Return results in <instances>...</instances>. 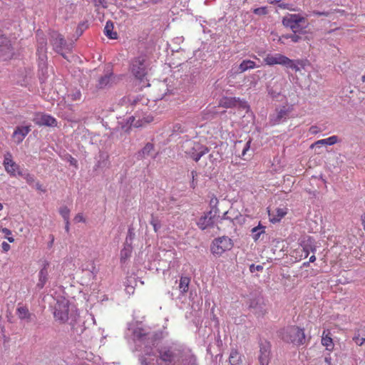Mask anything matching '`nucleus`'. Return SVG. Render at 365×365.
<instances>
[{
  "instance_id": "49",
  "label": "nucleus",
  "mask_w": 365,
  "mask_h": 365,
  "mask_svg": "<svg viewBox=\"0 0 365 365\" xmlns=\"http://www.w3.org/2000/svg\"><path fill=\"white\" fill-rule=\"evenodd\" d=\"M255 269H257V271H261V270H262L263 267H262V265H257V266L255 267V264H252V265L250 266V271H251L252 272H254Z\"/></svg>"
},
{
  "instance_id": "14",
  "label": "nucleus",
  "mask_w": 365,
  "mask_h": 365,
  "mask_svg": "<svg viewBox=\"0 0 365 365\" xmlns=\"http://www.w3.org/2000/svg\"><path fill=\"white\" fill-rule=\"evenodd\" d=\"M51 43L53 49L58 53H61L66 45L64 38L57 32H53L51 34Z\"/></svg>"
},
{
  "instance_id": "5",
  "label": "nucleus",
  "mask_w": 365,
  "mask_h": 365,
  "mask_svg": "<svg viewBox=\"0 0 365 365\" xmlns=\"http://www.w3.org/2000/svg\"><path fill=\"white\" fill-rule=\"evenodd\" d=\"M233 247V242L228 237H221L215 239L211 245V252L213 255L221 256L226 251Z\"/></svg>"
},
{
  "instance_id": "38",
  "label": "nucleus",
  "mask_w": 365,
  "mask_h": 365,
  "mask_svg": "<svg viewBox=\"0 0 365 365\" xmlns=\"http://www.w3.org/2000/svg\"><path fill=\"white\" fill-rule=\"evenodd\" d=\"M22 177L25 179L26 182L29 185H31L35 182V177L34 176V175L30 174L29 173H23Z\"/></svg>"
},
{
  "instance_id": "17",
  "label": "nucleus",
  "mask_w": 365,
  "mask_h": 365,
  "mask_svg": "<svg viewBox=\"0 0 365 365\" xmlns=\"http://www.w3.org/2000/svg\"><path fill=\"white\" fill-rule=\"evenodd\" d=\"M287 208H277L272 212H269L270 221L273 223L279 222L287 214Z\"/></svg>"
},
{
  "instance_id": "47",
  "label": "nucleus",
  "mask_w": 365,
  "mask_h": 365,
  "mask_svg": "<svg viewBox=\"0 0 365 365\" xmlns=\"http://www.w3.org/2000/svg\"><path fill=\"white\" fill-rule=\"evenodd\" d=\"M150 224L153 225L154 231L157 232L160 228V225L157 223L156 220H152Z\"/></svg>"
},
{
  "instance_id": "26",
  "label": "nucleus",
  "mask_w": 365,
  "mask_h": 365,
  "mask_svg": "<svg viewBox=\"0 0 365 365\" xmlns=\"http://www.w3.org/2000/svg\"><path fill=\"white\" fill-rule=\"evenodd\" d=\"M16 314L20 319L29 320L31 318V313L29 309L25 306L19 307L16 309Z\"/></svg>"
},
{
  "instance_id": "22",
  "label": "nucleus",
  "mask_w": 365,
  "mask_h": 365,
  "mask_svg": "<svg viewBox=\"0 0 365 365\" xmlns=\"http://www.w3.org/2000/svg\"><path fill=\"white\" fill-rule=\"evenodd\" d=\"M256 67L257 66L255 61L252 60H244L239 65L238 71L239 73H244L247 70L253 69Z\"/></svg>"
},
{
  "instance_id": "16",
  "label": "nucleus",
  "mask_w": 365,
  "mask_h": 365,
  "mask_svg": "<svg viewBox=\"0 0 365 365\" xmlns=\"http://www.w3.org/2000/svg\"><path fill=\"white\" fill-rule=\"evenodd\" d=\"M331 335V331L329 329L324 330L322 335V344L325 346L328 351H332L334 346Z\"/></svg>"
},
{
  "instance_id": "54",
  "label": "nucleus",
  "mask_w": 365,
  "mask_h": 365,
  "mask_svg": "<svg viewBox=\"0 0 365 365\" xmlns=\"http://www.w3.org/2000/svg\"><path fill=\"white\" fill-rule=\"evenodd\" d=\"M51 240L50 243L48 244V247H51L53 246V242H54V237L53 235H51Z\"/></svg>"
},
{
  "instance_id": "50",
  "label": "nucleus",
  "mask_w": 365,
  "mask_h": 365,
  "mask_svg": "<svg viewBox=\"0 0 365 365\" xmlns=\"http://www.w3.org/2000/svg\"><path fill=\"white\" fill-rule=\"evenodd\" d=\"M314 14L318 16H328L329 12H320V11H314Z\"/></svg>"
},
{
  "instance_id": "6",
  "label": "nucleus",
  "mask_w": 365,
  "mask_h": 365,
  "mask_svg": "<svg viewBox=\"0 0 365 365\" xmlns=\"http://www.w3.org/2000/svg\"><path fill=\"white\" fill-rule=\"evenodd\" d=\"M69 303L68 300L62 299L58 301L54 311V317L56 320L65 323L68 319Z\"/></svg>"
},
{
  "instance_id": "63",
  "label": "nucleus",
  "mask_w": 365,
  "mask_h": 365,
  "mask_svg": "<svg viewBox=\"0 0 365 365\" xmlns=\"http://www.w3.org/2000/svg\"><path fill=\"white\" fill-rule=\"evenodd\" d=\"M135 126H142L143 125V123H140L139 125H137V124H135Z\"/></svg>"
},
{
  "instance_id": "30",
  "label": "nucleus",
  "mask_w": 365,
  "mask_h": 365,
  "mask_svg": "<svg viewBox=\"0 0 365 365\" xmlns=\"http://www.w3.org/2000/svg\"><path fill=\"white\" fill-rule=\"evenodd\" d=\"M150 335V333L146 331L143 328H138L134 331V336L141 341L145 340V339Z\"/></svg>"
},
{
  "instance_id": "9",
  "label": "nucleus",
  "mask_w": 365,
  "mask_h": 365,
  "mask_svg": "<svg viewBox=\"0 0 365 365\" xmlns=\"http://www.w3.org/2000/svg\"><path fill=\"white\" fill-rule=\"evenodd\" d=\"M33 121L39 126L56 127L58 124L55 118L43 113H36Z\"/></svg>"
},
{
  "instance_id": "31",
  "label": "nucleus",
  "mask_w": 365,
  "mask_h": 365,
  "mask_svg": "<svg viewBox=\"0 0 365 365\" xmlns=\"http://www.w3.org/2000/svg\"><path fill=\"white\" fill-rule=\"evenodd\" d=\"M160 358L165 363H170L173 359V354L170 350H166L160 352Z\"/></svg>"
},
{
  "instance_id": "32",
  "label": "nucleus",
  "mask_w": 365,
  "mask_h": 365,
  "mask_svg": "<svg viewBox=\"0 0 365 365\" xmlns=\"http://www.w3.org/2000/svg\"><path fill=\"white\" fill-rule=\"evenodd\" d=\"M37 55L38 56L39 60L44 63L46 60V43L43 45V47L38 46L37 47Z\"/></svg>"
},
{
  "instance_id": "20",
  "label": "nucleus",
  "mask_w": 365,
  "mask_h": 365,
  "mask_svg": "<svg viewBox=\"0 0 365 365\" xmlns=\"http://www.w3.org/2000/svg\"><path fill=\"white\" fill-rule=\"evenodd\" d=\"M230 365H239L242 363V356L236 349H232L229 356Z\"/></svg>"
},
{
  "instance_id": "60",
  "label": "nucleus",
  "mask_w": 365,
  "mask_h": 365,
  "mask_svg": "<svg viewBox=\"0 0 365 365\" xmlns=\"http://www.w3.org/2000/svg\"><path fill=\"white\" fill-rule=\"evenodd\" d=\"M361 81H362L363 83L365 82V74L362 76Z\"/></svg>"
},
{
  "instance_id": "48",
  "label": "nucleus",
  "mask_w": 365,
  "mask_h": 365,
  "mask_svg": "<svg viewBox=\"0 0 365 365\" xmlns=\"http://www.w3.org/2000/svg\"><path fill=\"white\" fill-rule=\"evenodd\" d=\"M71 96H72L71 99L73 101H77V100H80L81 94L79 91H78V92L73 93Z\"/></svg>"
},
{
  "instance_id": "27",
  "label": "nucleus",
  "mask_w": 365,
  "mask_h": 365,
  "mask_svg": "<svg viewBox=\"0 0 365 365\" xmlns=\"http://www.w3.org/2000/svg\"><path fill=\"white\" fill-rule=\"evenodd\" d=\"M310 251L314 252L316 251V247L307 245L301 246V247L296 250V252H300L299 259H301L302 258H307L309 256Z\"/></svg>"
},
{
  "instance_id": "42",
  "label": "nucleus",
  "mask_w": 365,
  "mask_h": 365,
  "mask_svg": "<svg viewBox=\"0 0 365 365\" xmlns=\"http://www.w3.org/2000/svg\"><path fill=\"white\" fill-rule=\"evenodd\" d=\"M73 220L76 223L86 222V218L84 217L83 213H81V212L76 215Z\"/></svg>"
},
{
  "instance_id": "2",
  "label": "nucleus",
  "mask_w": 365,
  "mask_h": 365,
  "mask_svg": "<svg viewBox=\"0 0 365 365\" xmlns=\"http://www.w3.org/2000/svg\"><path fill=\"white\" fill-rule=\"evenodd\" d=\"M264 62L268 66L281 65L292 68L295 72L300 71L299 65H302V61L290 59L281 53H268L264 58Z\"/></svg>"
},
{
  "instance_id": "51",
  "label": "nucleus",
  "mask_w": 365,
  "mask_h": 365,
  "mask_svg": "<svg viewBox=\"0 0 365 365\" xmlns=\"http://www.w3.org/2000/svg\"><path fill=\"white\" fill-rule=\"evenodd\" d=\"M69 162H70L71 165H72L75 167H77V165H78L77 160L72 156H70Z\"/></svg>"
},
{
  "instance_id": "21",
  "label": "nucleus",
  "mask_w": 365,
  "mask_h": 365,
  "mask_svg": "<svg viewBox=\"0 0 365 365\" xmlns=\"http://www.w3.org/2000/svg\"><path fill=\"white\" fill-rule=\"evenodd\" d=\"M252 237L255 242L259 240L261 235L265 233V227L262 225L259 222L257 227H253L251 230Z\"/></svg>"
},
{
  "instance_id": "15",
  "label": "nucleus",
  "mask_w": 365,
  "mask_h": 365,
  "mask_svg": "<svg viewBox=\"0 0 365 365\" xmlns=\"http://www.w3.org/2000/svg\"><path fill=\"white\" fill-rule=\"evenodd\" d=\"M48 267H49V262L47 261H45L43 264L42 268L40 269L38 272V281L36 284V287L41 289H42L48 278Z\"/></svg>"
},
{
  "instance_id": "24",
  "label": "nucleus",
  "mask_w": 365,
  "mask_h": 365,
  "mask_svg": "<svg viewBox=\"0 0 365 365\" xmlns=\"http://www.w3.org/2000/svg\"><path fill=\"white\" fill-rule=\"evenodd\" d=\"M104 34L110 39H116L118 38L117 33L113 31V24L110 21L106 22L104 28Z\"/></svg>"
},
{
  "instance_id": "36",
  "label": "nucleus",
  "mask_w": 365,
  "mask_h": 365,
  "mask_svg": "<svg viewBox=\"0 0 365 365\" xmlns=\"http://www.w3.org/2000/svg\"><path fill=\"white\" fill-rule=\"evenodd\" d=\"M59 213L63 218L64 221L69 220L70 210L66 206H62L59 209Z\"/></svg>"
},
{
  "instance_id": "8",
  "label": "nucleus",
  "mask_w": 365,
  "mask_h": 365,
  "mask_svg": "<svg viewBox=\"0 0 365 365\" xmlns=\"http://www.w3.org/2000/svg\"><path fill=\"white\" fill-rule=\"evenodd\" d=\"M14 54V48L9 39L3 35L0 36V58L6 61L11 59Z\"/></svg>"
},
{
  "instance_id": "34",
  "label": "nucleus",
  "mask_w": 365,
  "mask_h": 365,
  "mask_svg": "<svg viewBox=\"0 0 365 365\" xmlns=\"http://www.w3.org/2000/svg\"><path fill=\"white\" fill-rule=\"evenodd\" d=\"M154 150V145L153 144L150 143H148L145 144V145L143 147V148L141 150L142 155L144 158L149 156L152 151Z\"/></svg>"
},
{
  "instance_id": "44",
  "label": "nucleus",
  "mask_w": 365,
  "mask_h": 365,
  "mask_svg": "<svg viewBox=\"0 0 365 365\" xmlns=\"http://www.w3.org/2000/svg\"><path fill=\"white\" fill-rule=\"evenodd\" d=\"M96 6H100L105 8L106 7V2L105 0H93Z\"/></svg>"
},
{
  "instance_id": "39",
  "label": "nucleus",
  "mask_w": 365,
  "mask_h": 365,
  "mask_svg": "<svg viewBox=\"0 0 365 365\" xmlns=\"http://www.w3.org/2000/svg\"><path fill=\"white\" fill-rule=\"evenodd\" d=\"M253 13L256 15L262 16L267 14V7L262 6L253 9Z\"/></svg>"
},
{
  "instance_id": "4",
  "label": "nucleus",
  "mask_w": 365,
  "mask_h": 365,
  "mask_svg": "<svg viewBox=\"0 0 365 365\" xmlns=\"http://www.w3.org/2000/svg\"><path fill=\"white\" fill-rule=\"evenodd\" d=\"M283 25L294 33H302L307 27V19L299 14H288L282 19Z\"/></svg>"
},
{
  "instance_id": "28",
  "label": "nucleus",
  "mask_w": 365,
  "mask_h": 365,
  "mask_svg": "<svg viewBox=\"0 0 365 365\" xmlns=\"http://www.w3.org/2000/svg\"><path fill=\"white\" fill-rule=\"evenodd\" d=\"M240 101L237 98H224L221 101V105L224 108H232Z\"/></svg>"
},
{
  "instance_id": "56",
  "label": "nucleus",
  "mask_w": 365,
  "mask_h": 365,
  "mask_svg": "<svg viewBox=\"0 0 365 365\" xmlns=\"http://www.w3.org/2000/svg\"><path fill=\"white\" fill-rule=\"evenodd\" d=\"M44 43H46V42L43 39L42 41L38 43V46L43 47Z\"/></svg>"
},
{
  "instance_id": "46",
  "label": "nucleus",
  "mask_w": 365,
  "mask_h": 365,
  "mask_svg": "<svg viewBox=\"0 0 365 365\" xmlns=\"http://www.w3.org/2000/svg\"><path fill=\"white\" fill-rule=\"evenodd\" d=\"M1 247L3 251L5 252H8L11 249L10 245L6 242H2Z\"/></svg>"
},
{
  "instance_id": "19",
  "label": "nucleus",
  "mask_w": 365,
  "mask_h": 365,
  "mask_svg": "<svg viewBox=\"0 0 365 365\" xmlns=\"http://www.w3.org/2000/svg\"><path fill=\"white\" fill-rule=\"evenodd\" d=\"M190 277L187 276H181L179 282V290L182 294H185L188 292L190 284Z\"/></svg>"
},
{
  "instance_id": "33",
  "label": "nucleus",
  "mask_w": 365,
  "mask_h": 365,
  "mask_svg": "<svg viewBox=\"0 0 365 365\" xmlns=\"http://www.w3.org/2000/svg\"><path fill=\"white\" fill-rule=\"evenodd\" d=\"M111 76L112 74H108L101 77L98 81V86L103 88L108 86L110 81Z\"/></svg>"
},
{
  "instance_id": "43",
  "label": "nucleus",
  "mask_w": 365,
  "mask_h": 365,
  "mask_svg": "<svg viewBox=\"0 0 365 365\" xmlns=\"http://www.w3.org/2000/svg\"><path fill=\"white\" fill-rule=\"evenodd\" d=\"M309 133L312 134V135H316L319 133H320L322 131V130L320 128H319L316 125H312L309 128Z\"/></svg>"
},
{
  "instance_id": "53",
  "label": "nucleus",
  "mask_w": 365,
  "mask_h": 365,
  "mask_svg": "<svg viewBox=\"0 0 365 365\" xmlns=\"http://www.w3.org/2000/svg\"><path fill=\"white\" fill-rule=\"evenodd\" d=\"M36 187L37 190H42V191H44L43 189H42V185L40 183V182H36Z\"/></svg>"
},
{
  "instance_id": "57",
  "label": "nucleus",
  "mask_w": 365,
  "mask_h": 365,
  "mask_svg": "<svg viewBox=\"0 0 365 365\" xmlns=\"http://www.w3.org/2000/svg\"><path fill=\"white\" fill-rule=\"evenodd\" d=\"M153 120V118L152 117H148L146 119H145V123H150Z\"/></svg>"
},
{
  "instance_id": "13",
  "label": "nucleus",
  "mask_w": 365,
  "mask_h": 365,
  "mask_svg": "<svg viewBox=\"0 0 365 365\" xmlns=\"http://www.w3.org/2000/svg\"><path fill=\"white\" fill-rule=\"evenodd\" d=\"M30 131V125L18 126L16 128L12 134V138L16 144H20L23 142L25 137L29 133Z\"/></svg>"
},
{
  "instance_id": "35",
  "label": "nucleus",
  "mask_w": 365,
  "mask_h": 365,
  "mask_svg": "<svg viewBox=\"0 0 365 365\" xmlns=\"http://www.w3.org/2000/svg\"><path fill=\"white\" fill-rule=\"evenodd\" d=\"M251 143H252V139L249 138V140L244 144L242 150V153H241V155H239L241 158H242L244 160L247 159L246 155H247V152L250 150Z\"/></svg>"
},
{
  "instance_id": "3",
  "label": "nucleus",
  "mask_w": 365,
  "mask_h": 365,
  "mask_svg": "<svg viewBox=\"0 0 365 365\" xmlns=\"http://www.w3.org/2000/svg\"><path fill=\"white\" fill-rule=\"evenodd\" d=\"M282 339L297 346L304 345L306 343L304 329L297 326L288 327L282 332Z\"/></svg>"
},
{
  "instance_id": "11",
  "label": "nucleus",
  "mask_w": 365,
  "mask_h": 365,
  "mask_svg": "<svg viewBox=\"0 0 365 365\" xmlns=\"http://www.w3.org/2000/svg\"><path fill=\"white\" fill-rule=\"evenodd\" d=\"M270 343L267 341H261L259 344V354L258 356L260 365H269L270 359Z\"/></svg>"
},
{
  "instance_id": "55",
  "label": "nucleus",
  "mask_w": 365,
  "mask_h": 365,
  "mask_svg": "<svg viewBox=\"0 0 365 365\" xmlns=\"http://www.w3.org/2000/svg\"><path fill=\"white\" fill-rule=\"evenodd\" d=\"M316 260V257L314 255H312L310 257H309V262H314V261Z\"/></svg>"
},
{
  "instance_id": "58",
  "label": "nucleus",
  "mask_w": 365,
  "mask_h": 365,
  "mask_svg": "<svg viewBox=\"0 0 365 365\" xmlns=\"http://www.w3.org/2000/svg\"><path fill=\"white\" fill-rule=\"evenodd\" d=\"M362 225H365V214L361 216Z\"/></svg>"
},
{
  "instance_id": "1",
  "label": "nucleus",
  "mask_w": 365,
  "mask_h": 365,
  "mask_svg": "<svg viewBox=\"0 0 365 365\" xmlns=\"http://www.w3.org/2000/svg\"><path fill=\"white\" fill-rule=\"evenodd\" d=\"M130 71L135 79L139 81L141 88L150 86L147 79L148 64L145 56H140L133 58L130 62Z\"/></svg>"
},
{
  "instance_id": "37",
  "label": "nucleus",
  "mask_w": 365,
  "mask_h": 365,
  "mask_svg": "<svg viewBox=\"0 0 365 365\" xmlns=\"http://www.w3.org/2000/svg\"><path fill=\"white\" fill-rule=\"evenodd\" d=\"M1 232L6 235V238L9 242L12 243L14 242V238L11 236L12 232L9 229L4 227L1 229Z\"/></svg>"
},
{
  "instance_id": "29",
  "label": "nucleus",
  "mask_w": 365,
  "mask_h": 365,
  "mask_svg": "<svg viewBox=\"0 0 365 365\" xmlns=\"http://www.w3.org/2000/svg\"><path fill=\"white\" fill-rule=\"evenodd\" d=\"M353 341L359 346H361L365 342V331L363 330H358L354 337Z\"/></svg>"
},
{
  "instance_id": "59",
  "label": "nucleus",
  "mask_w": 365,
  "mask_h": 365,
  "mask_svg": "<svg viewBox=\"0 0 365 365\" xmlns=\"http://www.w3.org/2000/svg\"><path fill=\"white\" fill-rule=\"evenodd\" d=\"M242 143V140H238L235 143V147L237 148V146H239L240 145H241Z\"/></svg>"
},
{
  "instance_id": "52",
  "label": "nucleus",
  "mask_w": 365,
  "mask_h": 365,
  "mask_svg": "<svg viewBox=\"0 0 365 365\" xmlns=\"http://www.w3.org/2000/svg\"><path fill=\"white\" fill-rule=\"evenodd\" d=\"M65 230L67 232H69V229H70V222L69 220H67V221H65Z\"/></svg>"
},
{
  "instance_id": "45",
  "label": "nucleus",
  "mask_w": 365,
  "mask_h": 365,
  "mask_svg": "<svg viewBox=\"0 0 365 365\" xmlns=\"http://www.w3.org/2000/svg\"><path fill=\"white\" fill-rule=\"evenodd\" d=\"M191 175H192V180L191 182V187L194 189L196 187V182H195V177H197V173L195 170H192L191 172Z\"/></svg>"
},
{
  "instance_id": "25",
  "label": "nucleus",
  "mask_w": 365,
  "mask_h": 365,
  "mask_svg": "<svg viewBox=\"0 0 365 365\" xmlns=\"http://www.w3.org/2000/svg\"><path fill=\"white\" fill-rule=\"evenodd\" d=\"M288 115V110L284 107L277 111V115L271 118L272 123L273 125L279 124L282 119L286 118Z\"/></svg>"
},
{
  "instance_id": "40",
  "label": "nucleus",
  "mask_w": 365,
  "mask_h": 365,
  "mask_svg": "<svg viewBox=\"0 0 365 365\" xmlns=\"http://www.w3.org/2000/svg\"><path fill=\"white\" fill-rule=\"evenodd\" d=\"M88 28V24L86 22H81L78 24L76 33L78 36H81L83 32Z\"/></svg>"
},
{
  "instance_id": "23",
  "label": "nucleus",
  "mask_w": 365,
  "mask_h": 365,
  "mask_svg": "<svg viewBox=\"0 0 365 365\" xmlns=\"http://www.w3.org/2000/svg\"><path fill=\"white\" fill-rule=\"evenodd\" d=\"M133 247L130 245H125L120 251V262L125 263L131 256Z\"/></svg>"
},
{
  "instance_id": "10",
  "label": "nucleus",
  "mask_w": 365,
  "mask_h": 365,
  "mask_svg": "<svg viewBox=\"0 0 365 365\" xmlns=\"http://www.w3.org/2000/svg\"><path fill=\"white\" fill-rule=\"evenodd\" d=\"M186 146L190 147L193 150L185 151L195 162H197L200 158L208 153L209 150L206 147L200 145L199 143H195L192 141L186 143Z\"/></svg>"
},
{
  "instance_id": "18",
  "label": "nucleus",
  "mask_w": 365,
  "mask_h": 365,
  "mask_svg": "<svg viewBox=\"0 0 365 365\" xmlns=\"http://www.w3.org/2000/svg\"><path fill=\"white\" fill-rule=\"evenodd\" d=\"M338 142V137L336 135H332L325 139L319 140L310 145L311 148L314 147H321L322 145H332Z\"/></svg>"
},
{
  "instance_id": "12",
  "label": "nucleus",
  "mask_w": 365,
  "mask_h": 365,
  "mask_svg": "<svg viewBox=\"0 0 365 365\" xmlns=\"http://www.w3.org/2000/svg\"><path fill=\"white\" fill-rule=\"evenodd\" d=\"M215 215H213L212 211L205 212L197 222L198 227L202 230L212 227L215 223Z\"/></svg>"
},
{
  "instance_id": "62",
  "label": "nucleus",
  "mask_w": 365,
  "mask_h": 365,
  "mask_svg": "<svg viewBox=\"0 0 365 365\" xmlns=\"http://www.w3.org/2000/svg\"><path fill=\"white\" fill-rule=\"evenodd\" d=\"M309 264V262H304V266H308Z\"/></svg>"
},
{
  "instance_id": "7",
  "label": "nucleus",
  "mask_w": 365,
  "mask_h": 365,
  "mask_svg": "<svg viewBox=\"0 0 365 365\" xmlns=\"http://www.w3.org/2000/svg\"><path fill=\"white\" fill-rule=\"evenodd\" d=\"M3 165L5 170L10 176L14 177L16 175L23 176V172L20 170L19 165L13 160L11 153H7L5 155Z\"/></svg>"
},
{
  "instance_id": "41",
  "label": "nucleus",
  "mask_w": 365,
  "mask_h": 365,
  "mask_svg": "<svg viewBox=\"0 0 365 365\" xmlns=\"http://www.w3.org/2000/svg\"><path fill=\"white\" fill-rule=\"evenodd\" d=\"M283 37L286 38H290L291 41L294 43L298 42L301 39V37L299 35H297V33H294L290 35L283 36Z\"/></svg>"
},
{
  "instance_id": "61",
  "label": "nucleus",
  "mask_w": 365,
  "mask_h": 365,
  "mask_svg": "<svg viewBox=\"0 0 365 365\" xmlns=\"http://www.w3.org/2000/svg\"><path fill=\"white\" fill-rule=\"evenodd\" d=\"M4 208V205L2 203L0 202V211L2 210Z\"/></svg>"
}]
</instances>
